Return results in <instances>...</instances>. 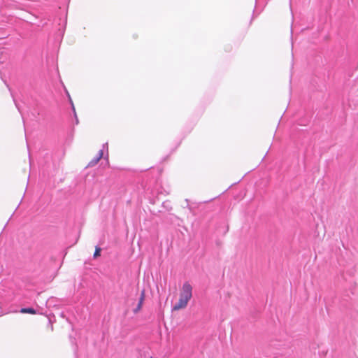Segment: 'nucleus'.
<instances>
[{
    "mask_svg": "<svg viewBox=\"0 0 358 358\" xmlns=\"http://www.w3.org/2000/svg\"><path fill=\"white\" fill-rule=\"evenodd\" d=\"M192 297V287L188 282H185L180 289L178 301L173 306L172 310L177 311L185 308Z\"/></svg>",
    "mask_w": 358,
    "mask_h": 358,
    "instance_id": "1",
    "label": "nucleus"
},
{
    "mask_svg": "<svg viewBox=\"0 0 358 358\" xmlns=\"http://www.w3.org/2000/svg\"><path fill=\"white\" fill-rule=\"evenodd\" d=\"M145 292L144 289H143L141 292V296H140L137 307L134 310V313H137L138 312H139L141 310L143 304V301L145 300Z\"/></svg>",
    "mask_w": 358,
    "mask_h": 358,
    "instance_id": "2",
    "label": "nucleus"
},
{
    "mask_svg": "<svg viewBox=\"0 0 358 358\" xmlns=\"http://www.w3.org/2000/svg\"><path fill=\"white\" fill-rule=\"evenodd\" d=\"M102 156H103V152H102V150H100L97 157L91 161L89 163V165L94 166V165L96 164L99 162V160L102 158Z\"/></svg>",
    "mask_w": 358,
    "mask_h": 358,
    "instance_id": "3",
    "label": "nucleus"
},
{
    "mask_svg": "<svg viewBox=\"0 0 358 358\" xmlns=\"http://www.w3.org/2000/svg\"><path fill=\"white\" fill-rule=\"evenodd\" d=\"M20 313H29V314H36V310L32 308H24L20 310Z\"/></svg>",
    "mask_w": 358,
    "mask_h": 358,
    "instance_id": "4",
    "label": "nucleus"
},
{
    "mask_svg": "<svg viewBox=\"0 0 358 358\" xmlns=\"http://www.w3.org/2000/svg\"><path fill=\"white\" fill-rule=\"evenodd\" d=\"M101 249L96 246L95 248V251H94V258H97L98 257H99L101 255Z\"/></svg>",
    "mask_w": 358,
    "mask_h": 358,
    "instance_id": "5",
    "label": "nucleus"
}]
</instances>
